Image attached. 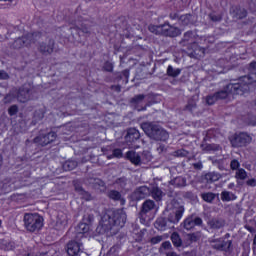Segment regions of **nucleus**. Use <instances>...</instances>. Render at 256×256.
I'll return each mask as SVG.
<instances>
[{"mask_svg": "<svg viewBox=\"0 0 256 256\" xmlns=\"http://www.w3.org/2000/svg\"><path fill=\"white\" fill-rule=\"evenodd\" d=\"M127 223V214L123 209L107 210L101 218L100 227L104 233L111 231L112 235H117L120 229Z\"/></svg>", "mask_w": 256, "mask_h": 256, "instance_id": "f257e3e1", "label": "nucleus"}, {"mask_svg": "<svg viewBox=\"0 0 256 256\" xmlns=\"http://www.w3.org/2000/svg\"><path fill=\"white\" fill-rule=\"evenodd\" d=\"M141 129L154 141H167L169 139V133L156 123L144 122L141 124Z\"/></svg>", "mask_w": 256, "mask_h": 256, "instance_id": "f03ea898", "label": "nucleus"}, {"mask_svg": "<svg viewBox=\"0 0 256 256\" xmlns=\"http://www.w3.org/2000/svg\"><path fill=\"white\" fill-rule=\"evenodd\" d=\"M252 83H256V73L240 77L237 82L230 83L228 89H234L236 95H243L249 91V86Z\"/></svg>", "mask_w": 256, "mask_h": 256, "instance_id": "7ed1b4c3", "label": "nucleus"}, {"mask_svg": "<svg viewBox=\"0 0 256 256\" xmlns=\"http://www.w3.org/2000/svg\"><path fill=\"white\" fill-rule=\"evenodd\" d=\"M39 39H41V33H29L16 38L13 43L9 44V47L10 49H15L16 51H19V49H23V47H31V45H33V43H37Z\"/></svg>", "mask_w": 256, "mask_h": 256, "instance_id": "20e7f679", "label": "nucleus"}, {"mask_svg": "<svg viewBox=\"0 0 256 256\" xmlns=\"http://www.w3.org/2000/svg\"><path fill=\"white\" fill-rule=\"evenodd\" d=\"M23 221L25 229L30 233H35L43 227V217L38 213H25Z\"/></svg>", "mask_w": 256, "mask_h": 256, "instance_id": "39448f33", "label": "nucleus"}, {"mask_svg": "<svg viewBox=\"0 0 256 256\" xmlns=\"http://www.w3.org/2000/svg\"><path fill=\"white\" fill-rule=\"evenodd\" d=\"M37 51L40 55H44V57H49V55H53L55 51V39L49 36H43L40 33V38L36 41Z\"/></svg>", "mask_w": 256, "mask_h": 256, "instance_id": "423d86ee", "label": "nucleus"}, {"mask_svg": "<svg viewBox=\"0 0 256 256\" xmlns=\"http://www.w3.org/2000/svg\"><path fill=\"white\" fill-rule=\"evenodd\" d=\"M150 33L154 35H165V37H179L181 30L177 27L165 23L162 25H150L148 27Z\"/></svg>", "mask_w": 256, "mask_h": 256, "instance_id": "0eeeda50", "label": "nucleus"}, {"mask_svg": "<svg viewBox=\"0 0 256 256\" xmlns=\"http://www.w3.org/2000/svg\"><path fill=\"white\" fill-rule=\"evenodd\" d=\"M168 210L170 211L168 214V221L169 223H173L175 225L181 221L183 213H185V206H183L177 200H172L168 206Z\"/></svg>", "mask_w": 256, "mask_h": 256, "instance_id": "6e6552de", "label": "nucleus"}, {"mask_svg": "<svg viewBox=\"0 0 256 256\" xmlns=\"http://www.w3.org/2000/svg\"><path fill=\"white\" fill-rule=\"evenodd\" d=\"M231 95H237V94L235 93V88L230 89L228 84L218 92L206 96V103L207 105H215L217 101H223V99H229Z\"/></svg>", "mask_w": 256, "mask_h": 256, "instance_id": "1a4fd4ad", "label": "nucleus"}, {"mask_svg": "<svg viewBox=\"0 0 256 256\" xmlns=\"http://www.w3.org/2000/svg\"><path fill=\"white\" fill-rule=\"evenodd\" d=\"M229 141L232 145V147L239 148V147H247L251 141H253V138L245 132H240L232 135L229 138Z\"/></svg>", "mask_w": 256, "mask_h": 256, "instance_id": "9d476101", "label": "nucleus"}, {"mask_svg": "<svg viewBox=\"0 0 256 256\" xmlns=\"http://www.w3.org/2000/svg\"><path fill=\"white\" fill-rule=\"evenodd\" d=\"M33 93H35V87L31 84H24L17 94V99L20 103H27V101L33 99Z\"/></svg>", "mask_w": 256, "mask_h": 256, "instance_id": "9b49d317", "label": "nucleus"}, {"mask_svg": "<svg viewBox=\"0 0 256 256\" xmlns=\"http://www.w3.org/2000/svg\"><path fill=\"white\" fill-rule=\"evenodd\" d=\"M55 139H57V133L49 132L46 135H40L34 138V143H36L37 145H41V147H45L46 145L53 143Z\"/></svg>", "mask_w": 256, "mask_h": 256, "instance_id": "f8f14e48", "label": "nucleus"}, {"mask_svg": "<svg viewBox=\"0 0 256 256\" xmlns=\"http://www.w3.org/2000/svg\"><path fill=\"white\" fill-rule=\"evenodd\" d=\"M188 55L194 59H201V57H205V48L199 46L197 43H193L188 48Z\"/></svg>", "mask_w": 256, "mask_h": 256, "instance_id": "ddd939ff", "label": "nucleus"}, {"mask_svg": "<svg viewBox=\"0 0 256 256\" xmlns=\"http://www.w3.org/2000/svg\"><path fill=\"white\" fill-rule=\"evenodd\" d=\"M83 247V243L79 241H70L68 242L66 246V251L68 253V256H77L79 253H81Z\"/></svg>", "mask_w": 256, "mask_h": 256, "instance_id": "4468645a", "label": "nucleus"}, {"mask_svg": "<svg viewBox=\"0 0 256 256\" xmlns=\"http://www.w3.org/2000/svg\"><path fill=\"white\" fill-rule=\"evenodd\" d=\"M154 209H157V204H155V201L150 199L144 201L139 213L140 219H145V215H147V213H151V211H154Z\"/></svg>", "mask_w": 256, "mask_h": 256, "instance_id": "2eb2a0df", "label": "nucleus"}, {"mask_svg": "<svg viewBox=\"0 0 256 256\" xmlns=\"http://www.w3.org/2000/svg\"><path fill=\"white\" fill-rule=\"evenodd\" d=\"M195 225H203V219L200 217L189 216L182 223V227H184L186 231H191Z\"/></svg>", "mask_w": 256, "mask_h": 256, "instance_id": "dca6fc26", "label": "nucleus"}, {"mask_svg": "<svg viewBox=\"0 0 256 256\" xmlns=\"http://www.w3.org/2000/svg\"><path fill=\"white\" fill-rule=\"evenodd\" d=\"M232 241L231 240H223V239H219V240H215L212 243V247L213 249H217V251H229V249H231V245H232Z\"/></svg>", "mask_w": 256, "mask_h": 256, "instance_id": "f3484780", "label": "nucleus"}, {"mask_svg": "<svg viewBox=\"0 0 256 256\" xmlns=\"http://www.w3.org/2000/svg\"><path fill=\"white\" fill-rule=\"evenodd\" d=\"M231 15L236 21L239 19H245V17H247V10L245 8L236 6L231 9Z\"/></svg>", "mask_w": 256, "mask_h": 256, "instance_id": "a211bd4d", "label": "nucleus"}, {"mask_svg": "<svg viewBox=\"0 0 256 256\" xmlns=\"http://www.w3.org/2000/svg\"><path fill=\"white\" fill-rule=\"evenodd\" d=\"M141 137V134L139 133V130L136 128H130L128 129L127 135L125 137L127 143H135L137 139Z\"/></svg>", "mask_w": 256, "mask_h": 256, "instance_id": "6ab92c4d", "label": "nucleus"}, {"mask_svg": "<svg viewBox=\"0 0 256 256\" xmlns=\"http://www.w3.org/2000/svg\"><path fill=\"white\" fill-rule=\"evenodd\" d=\"M89 233V225L87 223H80L76 227V239L79 241V239H83L85 237V234Z\"/></svg>", "mask_w": 256, "mask_h": 256, "instance_id": "aec40b11", "label": "nucleus"}, {"mask_svg": "<svg viewBox=\"0 0 256 256\" xmlns=\"http://www.w3.org/2000/svg\"><path fill=\"white\" fill-rule=\"evenodd\" d=\"M127 160L130 161L133 165H141V156L139 153L130 150L126 153Z\"/></svg>", "mask_w": 256, "mask_h": 256, "instance_id": "412c9836", "label": "nucleus"}, {"mask_svg": "<svg viewBox=\"0 0 256 256\" xmlns=\"http://www.w3.org/2000/svg\"><path fill=\"white\" fill-rule=\"evenodd\" d=\"M149 193H151V190H149L147 186H141L134 192V197L140 201V199H145V197H148Z\"/></svg>", "mask_w": 256, "mask_h": 256, "instance_id": "4be33fe9", "label": "nucleus"}, {"mask_svg": "<svg viewBox=\"0 0 256 256\" xmlns=\"http://www.w3.org/2000/svg\"><path fill=\"white\" fill-rule=\"evenodd\" d=\"M210 229H222L225 227V220L223 218H212L208 221Z\"/></svg>", "mask_w": 256, "mask_h": 256, "instance_id": "5701e85b", "label": "nucleus"}, {"mask_svg": "<svg viewBox=\"0 0 256 256\" xmlns=\"http://www.w3.org/2000/svg\"><path fill=\"white\" fill-rule=\"evenodd\" d=\"M86 183H88V185H91V187H93L94 189H101L102 187H105V182L99 178H88L86 180Z\"/></svg>", "mask_w": 256, "mask_h": 256, "instance_id": "b1692460", "label": "nucleus"}, {"mask_svg": "<svg viewBox=\"0 0 256 256\" xmlns=\"http://www.w3.org/2000/svg\"><path fill=\"white\" fill-rule=\"evenodd\" d=\"M204 179L207 183H215L221 179V175L218 172H208L204 175Z\"/></svg>", "mask_w": 256, "mask_h": 256, "instance_id": "393cba45", "label": "nucleus"}, {"mask_svg": "<svg viewBox=\"0 0 256 256\" xmlns=\"http://www.w3.org/2000/svg\"><path fill=\"white\" fill-rule=\"evenodd\" d=\"M170 185H174V187H186L187 179H185L183 176H178L170 181Z\"/></svg>", "mask_w": 256, "mask_h": 256, "instance_id": "a878e982", "label": "nucleus"}, {"mask_svg": "<svg viewBox=\"0 0 256 256\" xmlns=\"http://www.w3.org/2000/svg\"><path fill=\"white\" fill-rule=\"evenodd\" d=\"M116 189H125L129 185V180L126 177H120L114 181Z\"/></svg>", "mask_w": 256, "mask_h": 256, "instance_id": "bb28decb", "label": "nucleus"}, {"mask_svg": "<svg viewBox=\"0 0 256 256\" xmlns=\"http://www.w3.org/2000/svg\"><path fill=\"white\" fill-rule=\"evenodd\" d=\"M171 241H172L174 247L179 248V247H182V245H183V240L181 239V236L177 232H173L171 234Z\"/></svg>", "mask_w": 256, "mask_h": 256, "instance_id": "cd10ccee", "label": "nucleus"}, {"mask_svg": "<svg viewBox=\"0 0 256 256\" xmlns=\"http://www.w3.org/2000/svg\"><path fill=\"white\" fill-rule=\"evenodd\" d=\"M167 75L168 77H179L181 75V69L173 68V66L169 65L167 68Z\"/></svg>", "mask_w": 256, "mask_h": 256, "instance_id": "c85d7f7f", "label": "nucleus"}, {"mask_svg": "<svg viewBox=\"0 0 256 256\" xmlns=\"http://www.w3.org/2000/svg\"><path fill=\"white\" fill-rule=\"evenodd\" d=\"M215 197H216V195L213 192H205V193L201 194V198L206 203H213V201H215Z\"/></svg>", "mask_w": 256, "mask_h": 256, "instance_id": "c756f323", "label": "nucleus"}, {"mask_svg": "<svg viewBox=\"0 0 256 256\" xmlns=\"http://www.w3.org/2000/svg\"><path fill=\"white\" fill-rule=\"evenodd\" d=\"M151 193L155 201H161V199L163 198V191H161L159 187H153Z\"/></svg>", "mask_w": 256, "mask_h": 256, "instance_id": "7c9ffc66", "label": "nucleus"}, {"mask_svg": "<svg viewBox=\"0 0 256 256\" xmlns=\"http://www.w3.org/2000/svg\"><path fill=\"white\" fill-rule=\"evenodd\" d=\"M77 167V161L75 160H68L63 164V169L65 171H73Z\"/></svg>", "mask_w": 256, "mask_h": 256, "instance_id": "2f4dec72", "label": "nucleus"}, {"mask_svg": "<svg viewBox=\"0 0 256 256\" xmlns=\"http://www.w3.org/2000/svg\"><path fill=\"white\" fill-rule=\"evenodd\" d=\"M109 199H112L113 201H121V192L117 190H110L108 192Z\"/></svg>", "mask_w": 256, "mask_h": 256, "instance_id": "473e14b6", "label": "nucleus"}, {"mask_svg": "<svg viewBox=\"0 0 256 256\" xmlns=\"http://www.w3.org/2000/svg\"><path fill=\"white\" fill-rule=\"evenodd\" d=\"M187 239L190 241V243H196V241L201 239V232L187 234Z\"/></svg>", "mask_w": 256, "mask_h": 256, "instance_id": "72a5a7b5", "label": "nucleus"}, {"mask_svg": "<svg viewBox=\"0 0 256 256\" xmlns=\"http://www.w3.org/2000/svg\"><path fill=\"white\" fill-rule=\"evenodd\" d=\"M221 199L222 201H233L236 199L235 194L229 192V191H223L221 193Z\"/></svg>", "mask_w": 256, "mask_h": 256, "instance_id": "f704fd0d", "label": "nucleus"}, {"mask_svg": "<svg viewBox=\"0 0 256 256\" xmlns=\"http://www.w3.org/2000/svg\"><path fill=\"white\" fill-rule=\"evenodd\" d=\"M155 227L159 231H164L165 227H167V222L164 218H158L155 222Z\"/></svg>", "mask_w": 256, "mask_h": 256, "instance_id": "c9c22d12", "label": "nucleus"}, {"mask_svg": "<svg viewBox=\"0 0 256 256\" xmlns=\"http://www.w3.org/2000/svg\"><path fill=\"white\" fill-rule=\"evenodd\" d=\"M77 29H79L81 32L84 33V35H86V37H89V35H91V27L87 26L86 23L81 24L80 26L77 25L76 26Z\"/></svg>", "mask_w": 256, "mask_h": 256, "instance_id": "e433bc0d", "label": "nucleus"}, {"mask_svg": "<svg viewBox=\"0 0 256 256\" xmlns=\"http://www.w3.org/2000/svg\"><path fill=\"white\" fill-rule=\"evenodd\" d=\"M235 177L236 179H240V181H245L247 178V171H245L243 168H240L236 171Z\"/></svg>", "mask_w": 256, "mask_h": 256, "instance_id": "4c0bfd02", "label": "nucleus"}, {"mask_svg": "<svg viewBox=\"0 0 256 256\" xmlns=\"http://www.w3.org/2000/svg\"><path fill=\"white\" fill-rule=\"evenodd\" d=\"M144 100H145V95L138 94L131 99V103H134V105H141V103H143Z\"/></svg>", "mask_w": 256, "mask_h": 256, "instance_id": "58836bf2", "label": "nucleus"}, {"mask_svg": "<svg viewBox=\"0 0 256 256\" xmlns=\"http://www.w3.org/2000/svg\"><path fill=\"white\" fill-rule=\"evenodd\" d=\"M75 190L78 191V193H80V195H83V197H84V199H86V201H90L91 194H89V192H86L85 190H83V188L81 186H76Z\"/></svg>", "mask_w": 256, "mask_h": 256, "instance_id": "ea45409f", "label": "nucleus"}, {"mask_svg": "<svg viewBox=\"0 0 256 256\" xmlns=\"http://www.w3.org/2000/svg\"><path fill=\"white\" fill-rule=\"evenodd\" d=\"M192 15L190 14H186V15H182L180 17V21L183 25H189V23H191V19H192Z\"/></svg>", "mask_w": 256, "mask_h": 256, "instance_id": "a19ab883", "label": "nucleus"}, {"mask_svg": "<svg viewBox=\"0 0 256 256\" xmlns=\"http://www.w3.org/2000/svg\"><path fill=\"white\" fill-rule=\"evenodd\" d=\"M239 167H241V163H239V160L233 159L230 162V169H232V171H237L238 169H241Z\"/></svg>", "mask_w": 256, "mask_h": 256, "instance_id": "79ce46f5", "label": "nucleus"}, {"mask_svg": "<svg viewBox=\"0 0 256 256\" xmlns=\"http://www.w3.org/2000/svg\"><path fill=\"white\" fill-rule=\"evenodd\" d=\"M13 99H15V94L13 93H9L7 94L4 99H3V103L5 105L9 104V103H13Z\"/></svg>", "mask_w": 256, "mask_h": 256, "instance_id": "37998d69", "label": "nucleus"}, {"mask_svg": "<svg viewBox=\"0 0 256 256\" xmlns=\"http://www.w3.org/2000/svg\"><path fill=\"white\" fill-rule=\"evenodd\" d=\"M171 251L173 249V246L171 245V242L165 241L161 244L160 251Z\"/></svg>", "mask_w": 256, "mask_h": 256, "instance_id": "c03bdc74", "label": "nucleus"}, {"mask_svg": "<svg viewBox=\"0 0 256 256\" xmlns=\"http://www.w3.org/2000/svg\"><path fill=\"white\" fill-rule=\"evenodd\" d=\"M175 157H187L189 155V152L185 149H180L174 152Z\"/></svg>", "mask_w": 256, "mask_h": 256, "instance_id": "a18cd8bd", "label": "nucleus"}, {"mask_svg": "<svg viewBox=\"0 0 256 256\" xmlns=\"http://www.w3.org/2000/svg\"><path fill=\"white\" fill-rule=\"evenodd\" d=\"M208 18L210 19V21H213V23H217V22L221 21V16L217 15L215 13H210L208 15Z\"/></svg>", "mask_w": 256, "mask_h": 256, "instance_id": "49530a36", "label": "nucleus"}, {"mask_svg": "<svg viewBox=\"0 0 256 256\" xmlns=\"http://www.w3.org/2000/svg\"><path fill=\"white\" fill-rule=\"evenodd\" d=\"M185 109H186V111L193 112V111H195V109H197V104L195 102H189L186 105Z\"/></svg>", "mask_w": 256, "mask_h": 256, "instance_id": "de8ad7c7", "label": "nucleus"}, {"mask_svg": "<svg viewBox=\"0 0 256 256\" xmlns=\"http://www.w3.org/2000/svg\"><path fill=\"white\" fill-rule=\"evenodd\" d=\"M17 111H19V108L17 107V105H12V106L8 109V113H9V115H11V116L17 115Z\"/></svg>", "mask_w": 256, "mask_h": 256, "instance_id": "09e8293b", "label": "nucleus"}, {"mask_svg": "<svg viewBox=\"0 0 256 256\" xmlns=\"http://www.w3.org/2000/svg\"><path fill=\"white\" fill-rule=\"evenodd\" d=\"M203 151H215L217 150V147L213 144H208V145H202Z\"/></svg>", "mask_w": 256, "mask_h": 256, "instance_id": "8fccbe9b", "label": "nucleus"}, {"mask_svg": "<svg viewBox=\"0 0 256 256\" xmlns=\"http://www.w3.org/2000/svg\"><path fill=\"white\" fill-rule=\"evenodd\" d=\"M112 155L118 159H121V157H123V151L119 148L114 149Z\"/></svg>", "mask_w": 256, "mask_h": 256, "instance_id": "3c124183", "label": "nucleus"}, {"mask_svg": "<svg viewBox=\"0 0 256 256\" xmlns=\"http://www.w3.org/2000/svg\"><path fill=\"white\" fill-rule=\"evenodd\" d=\"M161 241H163V236H156V237L151 238V240H150L152 245H157V243H161Z\"/></svg>", "mask_w": 256, "mask_h": 256, "instance_id": "603ef678", "label": "nucleus"}, {"mask_svg": "<svg viewBox=\"0 0 256 256\" xmlns=\"http://www.w3.org/2000/svg\"><path fill=\"white\" fill-rule=\"evenodd\" d=\"M104 70L111 73L113 71V63L111 62H105L104 64Z\"/></svg>", "mask_w": 256, "mask_h": 256, "instance_id": "864d4df0", "label": "nucleus"}, {"mask_svg": "<svg viewBox=\"0 0 256 256\" xmlns=\"http://www.w3.org/2000/svg\"><path fill=\"white\" fill-rule=\"evenodd\" d=\"M5 249L6 251H12V249H15V244L13 242H6Z\"/></svg>", "mask_w": 256, "mask_h": 256, "instance_id": "5fc2aeb1", "label": "nucleus"}, {"mask_svg": "<svg viewBox=\"0 0 256 256\" xmlns=\"http://www.w3.org/2000/svg\"><path fill=\"white\" fill-rule=\"evenodd\" d=\"M246 184L249 187H256V180H255V178L249 179L248 181H246Z\"/></svg>", "mask_w": 256, "mask_h": 256, "instance_id": "6e6d98bb", "label": "nucleus"}, {"mask_svg": "<svg viewBox=\"0 0 256 256\" xmlns=\"http://www.w3.org/2000/svg\"><path fill=\"white\" fill-rule=\"evenodd\" d=\"M192 165H193L194 169H197L198 171H201V169H203V163L202 162H196Z\"/></svg>", "mask_w": 256, "mask_h": 256, "instance_id": "4d7b16f0", "label": "nucleus"}, {"mask_svg": "<svg viewBox=\"0 0 256 256\" xmlns=\"http://www.w3.org/2000/svg\"><path fill=\"white\" fill-rule=\"evenodd\" d=\"M191 37H193V32H186L184 34V41H191Z\"/></svg>", "mask_w": 256, "mask_h": 256, "instance_id": "13d9d810", "label": "nucleus"}, {"mask_svg": "<svg viewBox=\"0 0 256 256\" xmlns=\"http://www.w3.org/2000/svg\"><path fill=\"white\" fill-rule=\"evenodd\" d=\"M249 7L252 11H256V0H250Z\"/></svg>", "mask_w": 256, "mask_h": 256, "instance_id": "bf43d9fd", "label": "nucleus"}, {"mask_svg": "<svg viewBox=\"0 0 256 256\" xmlns=\"http://www.w3.org/2000/svg\"><path fill=\"white\" fill-rule=\"evenodd\" d=\"M0 79H9V74L3 70H0Z\"/></svg>", "mask_w": 256, "mask_h": 256, "instance_id": "052dcab7", "label": "nucleus"}, {"mask_svg": "<svg viewBox=\"0 0 256 256\" xmlns=\"http://www.w3.org/2000/svg\"><path fill=\"white\" fill-rule=\"evenodd\" d=\"M166 256H181V255L177 254V252L175 251H168L166 252Z\"/></svg>", "mask_w": 256, "mask_h": 256, "instance_id": "680f3d73", "label": "nucleus"}, {"mask_svg": "<svg viewBox=\"0 0 256 256\" xmlns=\"http://www.w3.org/2000/svg\"><path fill=\"white\" fill-rule=\"evenodd\" d=\"M122 75L126 78V79H129V70H124L123 72H122Z\"/></svg>", "mask_w": 256, "mask_h": 256, "instance_id": "e2e57ef3", "label": "nucleus"}, {"mask_svg": "<svg viewBox=\"0 0 256 256\" xmlns=\"http://www.w3.org/2000/svg\"><path fill=\"white\" fill-rule=\"evenodd\" d=\"M252 249H253V251H254V253H255V251H256V234H255L254 239H253V246H252Z\"/></svg>", "mask_w": 256, "mask_h": 256, "instance_id": "0e129e2a", "label": "nucleus"}, {"mask_svg": "<svg viewBox=\"0 0 256 256\" xmlns=\"http://www.w3.org/2000/svg\"><path fill=\"white\" fill-rule=\"evenodd\" d=\"M112 89H114V91H117L118 93L121 92V86H112Z\"/></svg>", "mask_w": 256, "mask_h": 256, "instance_id": "69168bd1", "label": "nucleus"}, {"mask_svg": "<svg viewBox=\"0 0 256 256\" xmlns=\"http://www.w3.org/2000/svg\"><path fill=\"white\" fill-rule=\"evenodd\" d=\"M247 231H249L250 233H253L255 231V229L251 226H245Z\"/></svg>", "mask_w": 256, "mask_h": 256, "instance_id": "338daca9", "label": "nucleus"}, {"mask_svg": "<svg viewBox=\"0 0 256 256\" xmlns=\"http://www.w3.org/2000/svg\"><path fill=\"white\" fill-rule=\"evenodd\" d=\"M250 69H256V62L250 63Z\"/></svg>", "mask_w": 256, "mask_h": 256, "instance_id": "774afa93", "label": "nucleus"}]
</instances>
